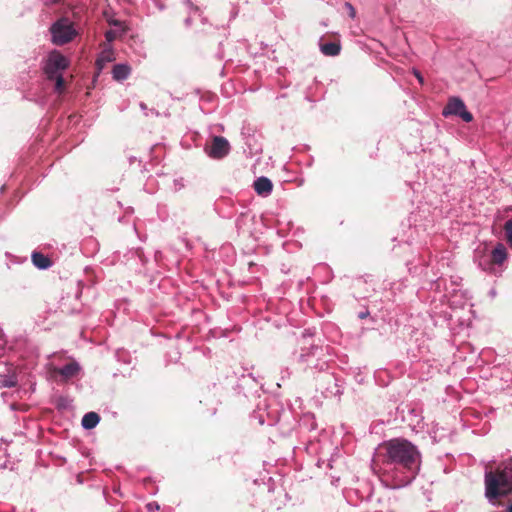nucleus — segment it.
<instances>
[{
	"label": "nucleus",
	"instance_id": "obj_1",
	"mask_svg": "<svg viewBox=\"0 0 512 512\" xmlns=\"http://www.w3.org/2000/svg\"><path fill=\"white\" fill-rule=\"evenodd\" d=\"M378 461L383 465H394L406 470L409 483L420 470L421 454L418 448L403 438H394L383 442L378 449Z\"/></svg>",
	"mask_w": 512,
	"mask_h": 512
},
{
	"label": "nucleus",
	"instance_id": "obj_2",
	"mask_svg": "<svg viewBox=\"0 0 512 512\" xmlns=\"http://www.w3.org/2000/svg\"><path fill=\"white\" fill-rule=\"evenodd\" d=\"M512 492V462L504 463L495 472L485 474V495L489 501Z\"/></svg>",
	"mask_w": 512,
	"mask_h": 512
},
{
	"label": "nucleus",
	"instance_id": "obj_3",
	"mask_svg": "<svg viewBox=\"0 0 512 512\" xmlns=\"http://www.w3.org/2000/svg\"><path fill=\"white\" fill-rule=\"evenodd\" d=\"M507 259L508 252L503 243H497L491 250L486 246L477 248L474 254V261L478 267L495 276L502 274Z\"/></svg>",
	"mask_w": 512,
	"mask_h": 512
},
{
	"label": "nucleus",
	"instance_id": "obj_4",
	"mask_svg": "<svg viewBox=\"0 0 512 512\" xmlns=\"http://www.w3.org/2000/svg\"><path fill=\"white\" fill-rule=\"evenodd\" d=\"M52 42L56 45H64L74 39L77 31L73 23L67 18H61L50 28Z\"/></svg>",
	"mask_w": 512,
	"mask_h": 512
},
{
	"label": "nucleus",
	"instance_id": "obj_5",
	"mask_svg": "<svg viewBox=\"0 0 512 512\" xmlns=\"http://www.w3.org/2000/svg\"><path fill=\"white\" fill-rule=\"evenodd\" d=\"M69 60L59 51H51L43 66L44 73L47 77L63 74L68 68Z\"/></svg>",
	"mask_w": 512,
	"mask_h": 512
},
{
	"label": "nucleus",
	"instance_id": "obj_6",
	"mask_svg": "<svg viewBox=\"0 0 512 512\" xmlns=\"http://www.w3.org/2000/svg\"><path fill=\"white\" fill-rule=\"evenodd\" d=\"M444 117L459 116L465 122H471L473 115L466 109L465 103L459 97H452L442 111Z\"/></svg>",
	"mask_w": 512,
	"mask_h": 512
},
{
	"label": "nucleus",
	"instance_id": "obj_7",
	"mask_svg": "<svg viewBox=\"0 0 512 512\" xmlns=\"http://www.w3.org/2000/svg\"><path fill=\"white\" fill-rule=\"evenodd\" d=\"M230 144L223 136H214L210 145L205 146L206 154L212 159H222L230 152Z\"/></svg>",
	"mask_w": 512,
	"mask_h": 512
},
{
	"label": "nucleus",
	"instance_id": "obj_8",
	"mask_svg": "<svg viewBox=\"0 0 512 512\" xmlns=\"http://www.w3.org/2000/svg\"><path fill=\"white\" fill-rule=\"evenodd\" d=\"M322 353V348L318 346H311L306 353L300 354V361L305 363L307 367L316 370H323L326 367V362L319 361L317 358Z\"/></svg>",
	"mask_w": 512,
	"mask_h": 512
},
{
	"label": "nucleus",
	"instance_id": "obj_9",
	"mask_svg": "<svg viewBox=\"0 0 512 512\" xmlns=\"http://www.w3.org/2000/svg\"><path fill=\"white\" fill-rule=\"evenodd\" d=\"M253 187L259 196L268 197L272 193L273 183L269 178L261 176L254 181Z\"/></svg>",
	"mask_w": 512,
	"mask_h": 512
},
{
	"label": "nucleus",
	"instance_id": "obj_10",
	"mask_svg": "<svg viewBox=\"0 0 512 512\" xmlns=\"http://www.w3.org/2000/svg\"><path fill=\"white\" fill-rule=\"evenodd\" d=\"M108 22L111 26H113V28L106 31L105 38L108 43H111L125 33L126 26L122 21L119 20H109Z\"/></svg>",
	"mask_w": 512,
	"mask_h": 512
},
{
	"label": "nucleus",
	"instance_id": "obj_11",
	"mask_svg": "<svg viewBox=\"0 0 512 512\" xmlns=\"http://www.w3.org/2000/svg\"><path fill=\"white\" fill-rule=\"evenodd\" d=\"M319 49L325 56L334 57L337 56L341 51V45L338 41L319 43Z\"/></svg>",
	"mask_w": 512,
	"mask_h": 512
},
{
	"label": "nucleus",
	"instance_id": "obj_12",
	"mask_svg": "<svg viewBox=\"0 0 512 512\" xmlns=\"http://www.w3.org/2000/svg\"><path fill=\"white\" fill-rule=\"evenodd\" d=\"M80 369V365L77 362L73 361L58 369L57 372L64 379H71L79 373Z\"/></svg>",
	"mask_w": 512,
	"mask_h": 512
},
{
	"label": "nucleus",
	"instance_id": "obj_13",
	"mask_svg": "<svg viewBox=\"0 0 512 512\" xmlns=\"http://www.w3.org/2000/svg\"><path fill=\"white\" fill-rule=\"evenodd\" d=\"M114 59L115 57L113 49L110 46H107L102 50V52L98 56L96 60V65L100 70H102L107 63L112 62Z\"/></svg>",
	"mask_w": 512,
	"mask_h": 512
},
{
	"label": "nucleus",
	"instance_id": "obj_14",
	"mask_svg": "<svg viewBox=\"0 0 512 512\" xmlns=\"http://www.w3.org/2000/svg\"><path fill=\"white\" fill-rule=\"evenodd\" d=\"M131 68L127 64H116L113 67L112 75L117 81H123L130 75Z\"/></svg>",
	"mask_w": 512,
	"mask_h": 512
},
{
	"label": "nucleus",
	"instance_id": "obj_15",
	"mask_svg": "<svg viewBox=\"0 0 512 512\" xmlns=\"http://www.w3.org/2000/svg\"><path fill=\"white\" fill-rule=\"evenodd\" d=\"M100 421V416L96 412H88L82 418V426L85 429H93Z\"/></svg>",
	"mask_w": 512,
	"mask_h": 512
},
{
	"label": "nucleus",
	"instance_id": "obj_16",
	"mask_svg": "<svg viewBox=\"0 0 512 512\" xmlns=\"http://www.w3.org/2000/svg\"><path fill=\"white\" fill-rule=\"evenodd\" d=\"M18 383L17 375L15 372H8L6 374H0V387L12 388Z\"/></svg>",
	"mask_w": 512,
	"mask_h": 512
},
{
	"label": "nucleus",
	"instance_id": "obj_17",
	"mask_svg": "<svg viewBox=\"0 0 512 512\" xmlns=\"http://www.w3.org/2000/svg\"><path fill=\"white\" fill-rule=\"evenodd\" d=\"M32 262L39 269H47L51 266L50 259L39 252H34L32 254Z\"/></svg>",
	"mask_w": 512,
	"mask_h": 512
},
{
	"label": "nucleus",
	"instance_id": "obj_18",
	"mask_svg": "<svg viewBox=\"0 0 512 512\" xmlns=\"http://www.w3.org/2000/svg\"><path fill=\"white\" fill-rule=\"evenodd\" d=\"M186 6L189 9L190 15L185 19V24L186 26H190L194 16L200 17L201 15L199 14L198 7H194V5L189 0L186 2Z\"/></svg>",
	"mask_w": 512,
	"mask_h": 512
},
{
	"label": "nucleus",
	"instance_id": "obj_19",
	"mask_svg": "<svg viewBox=\"0 0 512 512\" xmlns=\"http://www.w3.org/2000/svg\"><path fill=\"white\" fill-rule=\"evenodd\" d=\"M50 80H55V91L58 93H62L64 90V78L63 74L57 76L47 77Z\"/></svg>",
	"mask_w": 512,
	"mask_h": 512
},
{
	"label": "nucleus",
	"instance_id": "obj_20",
	"mask_svg": "<svg viewBox=\"0 0 512 512\" xmlns=\"http://www.w3.org/2000/svg\"><path fill=\"white\" fill-rule=\"evenodd\" d=\"M504 231L506 235V240L509 245L512 247V219L507 220L504 224Z\"/></svg>",
	"mask_w": 512,
	"mask_h": 512
},
{
	"label": "nucleus",
	"instance_id": "obj_21",
	"mask_svg": "<svg viewBox=\"0 0 512 512\" xmlns=\"http://www.w3.org/2000/svg\"><path fill=\"white\" fill-rule=\"evenodd\" d=\"M345 7L347 8V10L349 12L350 17L354 18L356 15L354 7L349 2L345 3Z\"/></svg>",
	"mask_w": 512,
	"mask_h": 512
},
{
	"label": "nucleus",
	"instance_id": "obj_22",
	"mask_svg": "<svg viewBox=\"0 0 512 512\" xmlns=\"http://www.w3.org/2000/svg\"><path fill=\"white\" fill-rule=\"evenodd\" d=\"M147 508L149 511H154L159 509V505L156 502H151L147 504Z\"/></svg>",
	"mask_w": 512,
	"mask_h": 512
},
{
	"label": "nucleus",
	"instance_id": "obj_23",
	"mask_svg": "<svg viewBox=\"0 0 512 512\" xmlns=\"http://www.w3.org/2000/svg\"><path fill=\"white\" fill-rule=\"evenodd\" d=\"M413 74L416 76L418 81L422 84L423 83V77H422L421 73L418 70L414 69L413 70Z\"/></svg>",
	"mask_w": 512,
	"mask_h": 512
},
{
	"label": "nucleus",
	"instance_id": "obj_24",
	"mask_svg": "<svg viewBox=\"0 0 512 512\" xmlns=\"http://www.w3.org/2000/svg\"><path fill=\"white\" fill-rule=\"evenodd\" d=\"M140 108L141 110L146 111L147 106L144 103H140Z\"/></svg>",
	"mask_w": 512,
	"mask_h": 512
},
{
	"label": "nucleus",
	"instance_id": "obj_25",
	"mask_svg": "<svg viewBox=\"0 0 512 512\" xmlns=\"http://www.w3.org/2000/svg\"><path fill=\"white\" fill-rule=\"evenodd\" d=\"M507 512H512V502L507 506Z\"/></svg>",
	"mask_w": 512,
	"mask_h": 512
},
{
	"label": "nucleus",
	"instance_id": "obj_26",
	"mask_svg": "<svg viewBox=\"0 0 512 512\" xmlns=\"http://www.w3.org/2000/svg\"><path fill=\"white\" fill-rule=\"evenodd\" d=\"M491 295L495 296V291L494 290L491 291Z\"/></svg>",
	"mask_w": 512,
	"mask_h": 512
},
{
	"label": "nucleus",
	"instance_id": "obj_27",
	"mask_svg": "<svg viewBox=\"0 0 512 512\" xmlns=\"http://www.w3.org/2000/svg\"><path fill=\"white\" fill-rule=\"evenodd\" d=\"M2 335V329L0 328V336Z\"/></svg>",
	"mask_w": 512,
	"mask_h": 512
}]
</instances>
